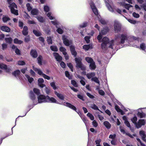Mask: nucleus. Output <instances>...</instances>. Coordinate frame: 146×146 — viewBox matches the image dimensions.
Here are the masks:
<instances>
[{
  "label": "nucleus",
  "mask_w": 146,
  "mask_h": 146,
  "mask_svg": "<svg viewBox=\"0 0 146 146\" xmlns=\"http://www.w3.org/2000/svg\"><path fill=\"white\" fill-rule=\"evenodd\" d=\"M119 37V35L116 36L115 37V40H112L110 42L109 41V40L107 37L103 38L102 39V48L103 49H105L107 47V44H109V47L111 48L112 49L113 48V46L115 41H116L117 40Z\"/></svg>",
  "instance_id": "obj_1"
},
{
  "label": "nucleus",
  "mask_w": 146,
  "mask_h": 146,
  "mask_svg": "<svg viewBox=\"0 0 146 146\" xmlns=\"http://www.w3.org/2000/svg\"><path fill=\"white\" fill-rule=\"evenodd\" d=\"M30 96L31 99L33 100V103L35 105H36L38 103H42L44 102H47V96H46L40 94L38 96L37 98L38 102L37 101L35 100V96L34 94L32 91L30 92Z\"/></svg>",
  "instance_id": "obj_2"
},
{
  "label": "nucleus",
  "mask_w": 146,
  "mask_h": 146,
  "mask_svg": "<svg viewBox=\"0 0 146 146\" xmlns=\"http://www.w3.org/2000/svg\"><path fill=\"white\" fill-rule=\"evenodd\" d=\"M63 105L72 109L74 110H75L76 112H77L79 114V115L81 117L82 119L85 123V125H86V124L87 123L88 121V119L86 118V117H81V113H78V112L76 111V107L75 106H74L73 105H72L71 104L68 102H64L63 104Z\"/></svg>",
  "instance_id": "obj_3"
},
{
  "label": "nucleus",
  "mask_w": 146,
  "mask_h": 146,
  "mask_svg": "<svg viewBox=\"0 0 146 146\" xmlns=\"http://www.w3.org/2000/svg\"><path fill=\"white\" fill-rule=\"evenodd\" d=\"M33 69L39 75L42 76L45 79H46L47 80H49L50 79V77L43 73L42 71L40 69L35 67L34 66H33Z\"/></svg>",
  "instance_id": "obj_4"
},
{
  "label": "nucleus",
  "mask_w": 146,
  "mask_h": 146,
  "mask_svg": "<svg viewBox=\"0 0 146 146\" xmlns=\"http://www.w3.org/2000/svg\"><path fill=\"white\" fill-rule=\"evenodd\" d=\"M76 65V67L78 68H80L82 70H85L86 69L85 67L83 65L81 61L82 59L80 58H76L75 59Z\"/></svg>",
  "instance_id": "obj_5"
},
{
  "label": "nucleus",
  "mask_w": 146,
  "mask_h": 146,
  "mask_svg": "<svg viewBox=\"0 0 146 146\" xmlns=\"http://www.w3.org/2000/svg\"><path fill=\"white\" fill-rule=\"evenodd\" d=\"M9 3L10 4V5L9 6V7L11 9V11L12 13L14 14L17 15H18V11L15 9H17V7L15 3H13L12 4H10L9 2Z\"/></svg>",
  "instance_id": "obj_6"
},
{
  "label": "nucleus",
  "mask_w": 146,
  "mask_h": 146,
  "mask_svg": "<svg viewBox=\"0 0 146 146\" xmlns=\"http://www.w3.org/2000/svg\"><path fill=\"white\" fill-rule=\"evenodd\" d=\"M62 39L63 41V43L66 46H69L72 43V41L69 40L67 39V37L65 35L62 36Z\"/></svg>",
  "instance_id": "obj_7"
},
{
  "label": "nucleus",
  "mask_w": 146,
  "mask_h": 146,
  "mask_svg": "<svg viewBox=\"0 0 146 146\" xmlns=\"http://www.w3.org/2000/svg\"><path fill=\"white\" fill-rule=\"evenodd\" d=\"M146 123V121L144 119H140L138 123H136V126L137 128H139L141 127L142 125H144Z\"/></svg>",
  "instance_id": "obj_8"
},
{
  "label": "nucleus",
  "mask_w": 146,
  "mask_h": 146,
  "mask_svg": "<svg viewBox=\"0 0 146 146\" xmlns=\"http://www.w3.org/2000/svg\"><path fill=\"white\" fill-rule=\"evenodd\" d=\"M47 102H50L58 104V102L54 98L52 97H50L49 96H47Z\"/></svg>",
  "instance_id": "obj_9"
},
{
  "label": "nucleus",
  "mask_w": 146,
  "mask_h": 146,
  "mask_svg": "<svg viewBox=\"0 0 146 146\" xmlns=\"http://www.w3.org/2000/svg\"><path fill=\"white\" fill-rule=\"evenodd\" d=\"M90 5L94 14L96 15H97L98 14V11L92 1H91L90 2Z\"/></svg>",
  "instance_id": "obj_10"
},
{
  "label": "nucleus",
  "mask_w": 146,
  "mask_h": 146,
  "mask_svg": "<svg viewBox=\"0 0 146 146\" xmlns=\"http://www.w3.org/2000/svg\"><path fill=\"white\" fill-rule=\"evenodd\" d=\"M121 29V25L118 21L115 22L114 24V30L115 32H118Z\"/></svg>",
  "instance_id": "obj_11"
},
{
  "label": "nucleus",
  "mask_w": 146,
  "mask_h": 146,
  "mask_svg": "<svg viewBox=\"0 0 146 146\" xmlns=\"http://www.w3.org/2000/svg\"><path fill=\"white\" fill-rule=\"evenodd\" d=\"M44 79L41 78H39L38 80V86L42 88L45 86V84H43L44 82Z\"/></svg>",
  "instance_id": "obj_12"
},
{
  "label": "nucleus",
  "mask_w": 146,
  "mask_h": 146,
  "mask_svg": "<svg viewBox=\"0 0 146 146\" xmlns=\"http://www.w3.org/2000/svg\"><path fill=\"white\" fill-rule=\"evenodd\" d=\"M83 48L85 51H87L89 49H92V46L91 44L84 45L83 46Z\"/></svg>",
  "instance_id": "obj_13"
},
{
  "label": "nucleus",
  "mask_w": 146,
  "mask_h": 146,
  "mask_svg": "<svg viewBox=\"0 0 146 146\" xmlns=\"http://www.w3.org/2000/svg\"><path fill=\"white\" fill-rule=\"evenodd\" d=\"M119 128L120 131L121 133H122L123 134L125 133L126 135H128L130 137L133 138V136H136V135L135 134H134L132 135L128 133H126L124 129H123L120 126Z\"/></svg>",
  "instance_id": "obj_14"
},
{
  "label": "nucleus",
  "mask_w": 146,
  "mask_h": 146,
  "mask_svg": "<svg viewBox=\"0 0 146 146\" xmlns=\"http://www.w3.org/2000/svg\"><path fill=\"white\" fill-rule=\"evenodd\" d=\"M53 55L57 61H60L62 60V57L60 56L57 53L54 52Z\"/></svg>",
  "instance_id": "obj_15"
},
{
  "label": "nucleus",
  "mask_w": 146,
  "mask_h": 146,
  "mask_svg": "<svg viewBox=\"0 0 146 146\" xmlns=\"http://www.w3.org/2000/svg\"><path fill=\"white\" fill-rule=\"evenodd\" d=\"M1 31L6 32L9 33L10 31V29L8 27L6 26H2L1 27Z\"/></svg>",
  "instance_id": "obj_16"
},
{
  "label": "nucleus",
  "mask_w": 146,
  "mask_h": 146,
  "mask_svg": "<svg viewBox=\"0 0 146 146\" xmlns=\"http://www.w3.org/2000/svg\"><path fill=\"white\" fill-rule=\"evenodd\" d=\"M120 38L121 39L120 43L123 44L125 42V40L127 39V36L125 35H122Z\"/></svg>",
  "instance_id": "obj_17"
},
{
  "label": "nucleus",
  "mask_w": 146,
  "mask_h": 146,
  "mask_svg": "<svg viewBox=\"0 0 146 146\" xmlns=\"http://www.w3.org/2000/svg\"><path fill=\"white\" fill-rule=\"evenodd\" d=\"M30 54L32 56L35 58H36L38 56L36 51L34 50H31Z\"/></svg>",
  "instance_id": "obj_18"
},
{
  "label": "nucleus",
  "mask_w": 146,
  "mask_h": 146,
  "mask_svg": "<svg viewBox=\"0 0 146 146\" xmlns=\"http://www.w3.org/2000/svg\"><path fill=\"white\" fill-rule=\"evenodd\" d=\"M70 49L72 55L74 56H76L77 55V53L75 51V48L74 46L71 45L70 46Z\"/></svg>",
  "instance_id": "obj_19"
},
{
  "label": "nucleus",
  "mask_w": 146,
  "mask_h": 146,
  "mask_svg": "<svg viewBox=\"0 0 146 146\" xmlns=\"http://www.w3.org/2000/svg\"><path fill=\"white\" fill-rule=\"evenodd\" d=\"M28 28L26 26H25L24 27L23 30L22 31V33L23 35H27L28 34Z\"/></svg>",
  "instance_id": "obj_20"
},
{
  "label": "nucleus",
  "mask_w": 146,
  "mask_h": 146,
  "mask_svg": "<svg viewBox=\"0 0 146 146\" xmlns=\"http://www.w3.org/2000/svg\"><path fill=\"white\" fill-rule=\"evenodd\" d=\"M54 93L57 96V97L60 99L62 100H63L64 99V96L62 94H61L60 93H59L56 91H54Z\"/></svg>",
  "instance_id": "obj_21"
},
{
  "label": "nucleus",
  "mask_w": 146,
  "mask_h": 146,
  "mask_svg": "<svg viewBox=\"0 0 146 146\" xmlns=\"http://www.w3.org/2000/svg\"><path fill=\"white\" fill-rule=\"evenodd\" d=\"M89 67L91 70H94L96 69V66L94 61L90 64Z\"/></svg>",
  "instance_id": "obj_22"
},
{
  "label": "nucleus",
  "mask_w": 146,
  "mask_h": 146,
  "mask_svg": "<svg viewBox=\"0 0 146 146\" xmlns=\"http://www.w3.org/2000/svg\"><path fill=\"white\" fill-rule=\"evenodd\" d=\"M10 19L8 16L5 15H3L2 18L3 22L5 23H6L8 21L10 20Z\"/></svg>",
  "instance_id": "obj_23"
},
{
  "label": "nucleus",
  "mask_w": 146,
  "mask_h": 146,
  "mask_svg": "<svg viewBox=\"0 0 146 146\" xmlns=\"http://www.w3.org/2000/svg\"><path fill=\"white\" fill-rule=\"evenodd\" d=\"M139 134L142 137V139L144 141H146V139L145 138L146 137V135L145 133L143 131H141L139 132Z\"/></svg>",
  "instance_id": "obj_24"
},
{
  "label": "nucleus",
  "mask_w": 146,
  "mask_h": 146,
  "mask_svg": "<svg viewBox=\"0 0 146 146\" xmlns=\"http://www.w3.org/2000/svg\"><path fill=\"white\" fill-rule=\"evenodd\" d=\"M104 124L108 129H109L111 128V125L109 122L106 121L104 122Z\"/></svg>",
  "instance_id": "obj_25"
},
{
  "label": "nucleus",
  "mask_w": 146,
  "mask_h": 146,
  "mask_svg": "<svg viewBox=\"0 0 146 146\" xmlns=\"http://www.w3.org/2000/svg\"><path fill=\"white\" fill-rule=\"evenodd\" d=\"M121 5L125 7V8L129 10V8L132 7V6L129 4H125V3H121Z\"/></svg>",
  "instance_id": "obj_26"
},
{
  "label": "nucleus",
  "mask_w": 146,
  "mask_h": 146,
  "mask_svg": "<svg viewBox=\"0 0 146 146\" xmlns=\"http://www.w3.org/2000/svg\"><path fill=\"white\" fill-rule=\"evenodd\" d=\"M14 42L15 44H21L23 43V41L21 40H19L17 38H15L14 40Z\"/></svg>",
  "instance_id": "obj_27"
},
{
  "label": "nucleus",
  "mask_w": 146,
  "mask_h": 146,
  "mask_svg": "<svg viewBox=\"0 0 146 146\" xmlns=\"http://www.w3.org/2000/svg\"><path fill=\"white\" fill-rule=\"evenodd\" d=\"M5 40L7 43L9 44L11 43L13 41V39L11 37L5 38Z\"/></svg>",
  "instance_id": "obj_28"
},
{
  "label": "nucleus",
  "mask_w": 146,
  "mask_h": 146,
  "mask_svg": "<svg viewBox=\"0 0 146 146\" xmlns=\"http://www.w3.org/2000/svg\"><path fill=\"white\" fill-rule=\"evenodd\" d=\"M60 50L62 52L63 55H66L67 54L66 50V48L63 47H61L60 48Z\"/></svg>",
  "instance_id": "obj_29"
},
{
  "label": "nucleus",
  "mask_w": 146,
  "mask_h": 146,
  "mask_svg": "<svg viewBox=\"0 0 146 146\" xmlns=\"http://www.w3.org/2000/svg\"><path fill=\"white\" fill-rule=\"evenodd\" d=\"M115 108L117 111L120 113L121 115L124 114V112L119 108L118 106L116 105Z\"/></svg>",
  "instance_id": "obj_30"
},
{
  "label": "nucleus",
  "mask_w": 146,
  "mask_h": 146,
  "mask_svg": "<svg viewBox=\"0 0 146 146\" xmlns=\"http://www.w3.org/2000/svg\"><path fill=\"white\" fill-rule=\"evenodd\" d=\"M25 76L29 83H31L33 81L34 79L33 78L31 77L27 74H25Z\"/></svg>",
  "instance_id": "obj_31"
},
{
  "label": "nucleus",
  "mask_w": 146,
  "mask_h": 146,
  "mask_svg": "<svg viewBox=\"0 0 146 146\" xmlns=\"http://www.w3.org/2000/svg\"><path fill=\"white\" fill-rule=\"evenodd\" d=\"M95 76V74L94 72L88 74H86V76L88 79H90L93 78V77Z\"/></svg>",
  "instance_id": "obj_32"
},
{
  "label": "nucleus",
  "mask_w": 146,
  "mask_h": 146,
  "mask_svg": "<svg viewBox=\"0 0 146 146\" xmlns=\"http://www.w3.org/2000/svg\"><path fill=\"white\" fill-rule=\"evenodd\" d=\"M33 32L37 36H40L41 35V33L39 31L34 30H33Z\"/></svg>",
  "instance_id": "obj_33"
},
{
  "label": "nucleus",
  "mask_w": 146,
  "mask_h": 146,
  "mask_svg": "<svg viewBox=\"0 0 146 146\" xmlns=\"http://www.w3.org/2000/svg\"><path fill=\"white\" fill-rule=\"evenodd\" d=\"M31 14L33 15H37L38 13V11L37 9H33L31 11Z\"/></svg>",
  "instance_id": "obj_34"
},
{
  "label": "nucleus",
  "mask_w": 146,
  "mask_h": 146,
  "mask_svg": "<svg viewBox=\"0 0 146 146\" xmlns=\"http://www.w3.org/2000/svg\"><path fill=\"white\" fill-rule=\"evenodd\" d=\"M86 60L89 63H91L94 62L93 60L91 58L86 57L85 58Z\"/></svg>",
  "instance_id": "obj_35"
},
{
  "label": "nucleus",
  "mask_w": 146,
  "mask_h": 146,
  "mask_svg": "<svg viewBox=\"0 0 146 146\" xmlns=\"http://www.w3.org/2000/svg\"><path fill=\"white\" fill-rule=\"evenodd\" d=\"M20 73V71L19 70H17L13 73V74L15 77H17L19 76Z\"/></svg>",
  "instance_id": "obj_36"
},
{
  "label": "nucleus",
  "mask_w": 146,
  "mask_h": 146,
  "mask_svg": "<svg viewBox=\"0 0 146 146\" xmlns=\"http://www.w3.org/2000/svg\"><path fill=\"white\" fill-rule=\"evenodd\" d=\"M137 115L140 118H142L145 117L146 116V115L145 113H143V112H138L137 114Z\"/></svg>",
  "instance_id": "obj_37"
},
{
  "label": "nucleus",
  "mask_w": 146,
  "mask_h": 146,
  "mask_svg": "<svg viewBox=\"0 0 146 146\" xmlns=\"http://www.w3.org/2000/svg\"><path fill=\"white\" fill-rule=\"evenodd\" d=\"M33 91L38 96L40 95V92L38 89L35 88L33 89Z\"/></svg>",
  "instance_id": "obj_38"
},
{
  "label": "nucleus",
  "mask_w": 146,
  "mask_h": 146,
  "mask_svg": "<svg viewBox=\"0 0 146 146\" xmlns=\"http://www.w3.org/2000/svg\"><path fill=\"white\" fill-rule=\"evenodd\" d=\"M87 116L90 118V119L91 120H93L94 119V118L93 115L90 113H88L87 114Z\"/></svg>",
  "instance_id": "obj_39"
},
{
  "label": "nucleus",
  "mask_w": 146,
  "mask_h": 146,
  "mask_svg": "<svg viewBox=\"0 0 146 146\" xmlns=\"http://www.w3.org/2000/svg\"><path fill=\"white\" fill-rule=\"evenodd\" d=\"M42 57L41 56H39L37 58V60L38 63L40 65L42 64Z\"/></svg>",
  "instance_id": "obj_40"
},
{
  "label": "nucleus",
  "mask_w": 146,
  "mask_h": 146,
  "mask_svg": "<svg viewBox=\"0 0 146 146\" xmlns=\"http://www.w3.org/2000/svg\"><path fill=\"white\" fill-rule=\"evenodd\" d=\"M45 91L47 94H49L50 92V88L48 87H45Z\"/></svg>",
  "instance_id": "obj_41"
},
{
  "label": "nucleus",
  "mask_w": 146,
  "mask_h": 146,
  "mask_svg": "<svg viewBox=\"0 0 146 146\" xmlns=\"http://www.w3.org/2000/svg\"><path fill=\"white\" fill-rule=\"evenodd\" d=\"M51 86L52 87L54 90H56L57 88V87L56 86L55 83L54 82H52L50 83Z\"/></svg>",
  "instance_id": "obj_42"
},
{
  "label": "nucleus",
  "mask_w": 146,
  "mask_h": 146,
  "mask_svg": "<svg viewBox=\"0 0 146 146\" xmlns=\"http://www.w3.org/2000/svg\"><path fill=\"white\" fill-rule=\"evenodd\" d=\"M50 49L52 51L56 52L58 51L57 47L55 46H50Z\"/></svg>",
  "instance_id": "obj_43"
},
{
  "label": "nucleus",
  "mask_w": 146,
  "mask_h": 146,
  "mask_svg": "<svg viewBox=\"0 0 146 146\" xmlns=\"http://www.w3.org/2000/svg\"><path fill=\"white\" fill-rule=\"evenodd\" d=\"M106 5L108 9L111 12H113V9L112 7L108 3H107L106 4Z\"/></svg>",
  "instance_id": "obj_44"
},
{
  "label": "nucleus",
  "mask_w": 146,
  "mask_h": 146,
  "mask_svg": "<svg viewBox=\"0 0 146 146\" xmlns=\"http://www.w3.org/2000/svg\"><path fill=\"white\" fill-rule=\"evenodd\" d=\"M0 68L2 69H6L7 68V66L3 64H0Z\"/></svg>",
  "instance_id": "obj_45"
},
{
  "label": "nucleus",
  "mask_w": 146,
  "mask_h": 146,
  "mask_svg": "<svg viewBox=\"0 0 146 146\" xmlns=\"http://www.w3.org/2000/svg\"><path fill=\"white\" fill-rule=\"evenodd\" d=\"M65 75L69 79H71L72 78V77L70 76L69 72L68 71H66L65 72Z\"/></svg>",
  "instance_id": "obj_46"
},
{
  "label": "nucleus",
  "mask_w": 146,
  "mask_h": 146,
  "mask_svg": "<svg viewBox=\"0 0 146 146\" xmlns=\"http://www.w3.org/2000/svg\"><path fill=\"white\" fill-rule=\"evenodd\" d=\"M17 64L19 65H24L25 64V62L23 60H19L18 61Z\"/></svg>",
  "instance_id": "obj_47"
},
{
  "label": "nucleus",
  "mask_w": 146,
  "mask_h": 146,
  "mask_svg": "<svg viewBox=\"0 0 146 146\" xmlns=\"http://www.w3.org/2000/svg\"><path fill=\"white\" fill-rule=\"evenodd\" d=\"M51 13L50 12L46 14L47 16L50 20H53L54 19V18L51 15Z\"/></svg>",
  "instance_id": "obj_48"
},
{
  "label": "nucleus",
  "mask_w": 146,
  "mask_h": 146,
  "mask_svg": "<svg viewBox=\"0 0 146 146\" xmlns=\"http://www.w3.org/2000/svg\"><path fill=\"white\" fill-rule=\"evenodd\" d=\"M68 66L70 68L72 72L73 71V66L72 64L70 63L67 64Z\"/></svg>",
  "instance_id": "obj_49"
},
{
  "label": "nucleus",
  "mask_w": 146,
  "mask_h": 146,
  "mask_svg": "<svg viewBox=\"0 0 146 146\" xmlns=\"http://www.w3.org/2000/svg\"><path fill=\"white\" fill-rule=\"evenodd\" d=\"M99 21L102 24H105L106 23V21L102 18H99Z\"/></svg>",
  "instance_id": "obj_50"
},
{
  "label": "nucleus",
  "mask_w": 146,
  "mask_h": 146,
  "mask_svg": "<svg viewBox=\"0 0 146 146\" xmlns=\"http://www.w3.org/2000/svg\"><path fill=\"white\" fill-rule=\"evenodd\" d=\"M38 20L40 22H43L44 21V20L43 18L40 16H38L36 17Z\"/></svg>",
  "instance_id": "obj_51"
},
{
  "label": "nucleus",
  "mask_w": 146,
  "mask_h": 146,
  "mask_svg": "<svg viewBox=\"0 0 146 146\" xmlns=\"http://www.w3.org/2000/svg\"><path fill=\"white\" fill-rule=\"evenodd\" d=\"M108 31L107 29H104L101 32H100L102 35H104L106 34L108 32Z\"/></svg>",
  "instance_id": "obj_52"
},
{
  "label": "nucleus",
  "mask_w": 146,
  "mask_h": 146,
  "mask_svg": "<svg viewBox=\"0 0 146 146\" xmlns=\"http://www.w3.org/2000/svg\"><path fill=\"white\" fill-rule=\"evenodd\" d=\"M90 37L89 36H86L85 37L84 39L85 40L86 42L87 43H89L90 42Z\"/></svg>",
  "instance_id": "obj_53"
},
{
  "label": "nucleus",
  "mask_w": 146,
  "mask_h": 146,
  "mask_svg": "<svg viewBox=\"0 0 146 146\" xmlns=\"http://www.w3.org/2000/svg\"><path fill=\"white\" fill-rule=\"evenodd\" d=\"M92 124L95 127H97L98 126V124L95 120H93V121L92 122Z\"/></svg>",
  "instance_id": "obj_54"
},
{
  "label": "nucleus",
  "mask_w": 146,
  "mask_h": 146,
  "mask_svg": "<svg viewBox=\"0 0 146 146\" xmlns=\"http://www.w3.org/2000/svg\"><path fill=\"white\" fill-rule=\"evenodd\" d=\"M91 80L92 81H94V82H96L97 83H98V84L99 83V80H98V78L96 77L92 78L91 79Z\"/></svg>",
  "instance_id": "obj_55"
},
{
  "label": "nucleus",
  "mask_w": 146,
  "mask_h": 146,
  "mask_svg": "<svg viewBox=\"0 0 146 146\" xmlns=\"http://www.w3.org/2000/svg\"><path fill=\"white\" fill-rule=\"evenodd\" d=\"M26 6L27 7L28 10L29 11H30L32 9V7L31 6L30 4L29 3H28L27 4Z\"/></svg>",
  "instance_id": "obj_56"
},
{
  "label": "nucleus",
  "mask_w": 146,
  "mask_h": 146,
  "mask_svg": "<svg viewBox=\"0 0 146 146\" xmlns=\"http://www.w3.org/2000/svg\"><path fill=\"white\" fill-rule=\"evenodd\" d=\"M51 22L54 25L56 26V27H57V26L58 25V21H51Z\"/></svg>",
  "instance_id": "obj_57"
},
{
  "label": "nucleus",
  "mask_w": 146,
  "mask_h": 146,
  "mask_svg": "<svg viewBox=\"0 0 146 146\" xmlns=\"http://www.w3.org/2000/svg\"><path fill=\"white\" fill-rule=\"evenodd\" d=\"M88 25V23L87 22H84L83 23V24L80 25V27L81 28H84L86 27Z\"/></svg>",
  "instance_id": "obj_58"
},
{
  "label": "nucleus",
  "mask_w": 146,
  "mask_h": 146,
  "mask_svg": "<svg viewBox=\"0 0 146 146\" xmlns=\"http://www.w3.org/2000/svg\"><path fill=\"white\" fill-rule=\"evenodd\" d=\"M71 84L75 87H78V84L74 80H72L71 81Z\"/></svg>",
  "instance_id": "obj_59"
},
{
  "label": "nucleus",
  "mask_w": 146,
  "mask_h": 146,
  "mask_svg": "<svg viewBox=\"0 0 146 146\" xmlns=\"http://www.w3.org/2000/svg\"><path fill=\"white\" fill-rule=\"evenodd\" d=\"M140 47L141 49L144 50L146 48L145 44L144 43L141 44L140 45Z\"/></svg>",
  "instance_id": "obj_60"
},
{
  "label": "nucleus",
  "mask_w": 146,
  "mask_h": 146,
  "mask_svg": "<svg viewBox=\"0 0 146 146\" xmlns=\"http://www.w3.org/2000/svg\"><path fill=\"white\" fill-rule=\"evenodd\" d=\"M47 40V42L49 44H51L52 43V39L50 37H48Z\"/></svg>",
  "instance_id": "obj_61"
},
{
  "label": "nucleus",
  "mask_w": 146,
  "mask_h": 146,
  "mask_svg": "<svg viewBox=\"0 0 146 146\" xmlns=\"http://www.w3.org/2000/svg\"><path fill=\"white\" fill-rule=\"evenodd\" d=\"M30 39L29 36H27L25 38L24 40L25 42H28L30 41Z\"/></svg>",
  "instance_id": "obj_62"
},
{
  "label": "nucleus",
  "mask_w": 146,
  "mask_h": 146,
  "mask_svg": "<svg viewBox=\"0 0 146 146\" xmlns=\"http://www.w3.org/2000/svg\"><path fill=\"white\" fill-rule=\"evenodd\" d=\"M49 8L47 6H45L44 7V10L46 12H48L49 10Z\"/></svg>",
  "instance_id": "obj_63"
},
{
  "label": "nucleus",
  "mask_w": 146,
  "mask_h": 146,
  "mask_svg": "<svg viewBox=\"0 0 146 146\" xmlns=\"http://www.w3.org/2000/svg\"><path fill=\"white\" fill-rule=\"evenodd\" d=\"M91 108L95 110H99L98 107L95 104H93L91 106Z\"/></svg>",
  "instance_id": "obj_64"
}]
</instances>
